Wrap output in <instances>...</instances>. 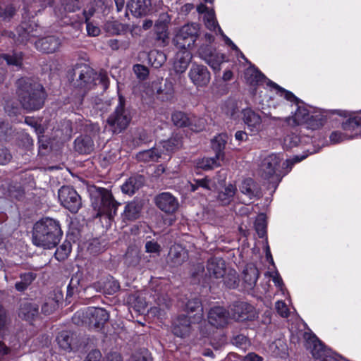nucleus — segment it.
I'll return each mask as SVG.
<instances>
[{"mask_svg":"<svg viewBox=\"0 0 361 361\" xmlns=\"http://www.w3.org/2000/svg\"><path fill=\"white\" fill-rule=\"evenodd\" d=\"M190 59L191 54L188 51L184 50L178 52L173 64L175 71L180 73L185 72L189 65Z\"/></svg>","mask_w":361,"mask_h":361,"instance_id":"473e14b6","label":"nucleus"},{"mask_svg":"<svg viewBox=\"0 0 361 361\" xmlns=\"http://www.w3.org/2000/svg\"><path fill=\"white\" fill-rule=\"evenodd\" d=\"M148 58L152 66L156 68H160L166 61V54L163 51L159 50L151 51L149 53Z\"/></svg>","mask_w":361,"mask_h":361,"instance_id":"e433bc0d","label":"nucleus"},{"mask_svg":"<svg viewBox=\"0 0 361 361\" xmlns=\"http://www.w3.org/2000/svg\"><path fill=\"white\" fill-rule=\"evenodd\" d=\"M207 321L214 327L224 328L228 324L229 312L220 306L212 307L207 313Z\"/></svg>","mask_w":361,"mask_h":361,"instance_id":"f8f14e48","label":"nucleus"},{"mask_svg":"<svg viewBox=\"0 0 361 361\" xmlns=\"http://www.w3.org/2000/svg\"><path fill=\"white\" fill-rule=\"evenodd\" d=\"M304 338L305 340L306 348L310 350L312 356L316 359H319V361L329 352L325 349L323 344L315 335L305 333Z\"/></svg>","mask_w":361,"mask_h":361,"instance_id":"dca6fc26","label":"nucleus"},{"mask_svg":"<svg viewBox=\"0 0 361 361\" xmlns=\"http://www.w3.org/2000/svg\"><path fill=\"white\" fill-rule=\"evenodd\" d=\"M97 73L86 64L77 65L73 69V85L84 93L96 85Z\"/></svg>","mask_w":361,"mask_h":361,"instance_id":"39448f33","label":"nucleus"},{"mask_svg":"<svg viewBox=\"0 0 361 361\" xmlns=\"http://www.w3.org/2000/svg\"><path fill=\"white\" fill-rule=\"evenodd\" d=\"M300 142V137L294 134L288 135L284 137L283 144L286 147H293L298 145Z\"/></svg>","mask_w":361,"mask_h":361,"instance_id":"680f3d73","label":"nucleus"},{"mask_svg":"<svg viewBox=\"0 0 361 361\" xmlns=\"http://www.w3.org/2000/svg\"><path fill=\"white\" fill-rule=\"evenodd\" d=\"M20 281L15 284V288L18 291H24L35 279V274L32 272L25 273L20 275Z\"/></svg>","mask_w":361,"mask_h":361,"instance_id":"a19ab883","label":"nucleus"},{"mask_svg":"<svg viewBox=\"0 0 361 361\" xmlns=\"http://www.w3.org/2000/svg\"><path fill=\"white\" fill-rule=\"evenodd\" d=\"M184 310L188 314L195 313L192 317L194 323H198L202 321L203 318V307L199 298H195L188 300L185 305Z\"/></svg>","mask_w":361,"mask_h":361,"instance_id":"393cba45","label":"nucleus"},{"mask_svg":"<svg viewBox=\"0 0 361 361\" xmlns=\"http://www.w3.org/2000/svg\"><path fill=\"white\" fill-rule=\"evenodd\" d=\"M342 128L347 131H352L361 128V115L349 118L342 123Z\"/></svg>","mask_w":361,"mask_h":361,"instance_id":"c03bdc74","label":"nucleus"},{"mask_svg":"<svg viewBox=\"0 0 361 361\" xmlns=\"http://www.w3.org/2000/svg\"><path fill=\"white\" fill-rule=\"evenodd\" d=\"M236 192L237 188L235 185L228 183L221 190L219 191L217 201L221 205H228L233 200Z\"/></svg>","mask_w":361,"mask_h":361,"instance_id":"c85d7f7f","label":"nucleus"},{"mask_svg":"<svg viewBox=\"0 0 361 361\" xmlns=\"http://www.w3.org/2000/svg\"><path fill=\"white\" fill-rule=\"evenodd\" d=\"M256 232L259 238L265 236L267 233V222L265 216L263 214L259 215L255 222Z\"/></svg>","mask_w":361,"mask_h":361,"instance_id":"49530a36","label":"nucleus"},{"mask_svg":"<svg viewBox=\"0 0 361 361\" xmlns=\"http://www.w3.org/2000/svg\"><path fill=\"white\" fill-rule=\"evenodd\" d=\"M238 278L235 271H229L224 279V284L229 288H235L238 286Z\"/></svg>","mask_w":361,"mask_h":361,"instance_id":"3c124183","label":"nucleus"},{"mask_svg":"<svg viewBox=\"0 0 361 361\" xmlns=\"http://www.w3.org/2000/svg\"><path fill=\"white\" fill-rule=\"evenodd\" d=\"M221 160H222L221 158H217L215 154L214 157H204L201 159H198L197 165L199 168L203 170H210L214 167L219 166L221 165Z\"/></svg>","mask_w":361,"mask_h":361,"instance_id":"4c0bfd02","label":"nucleus"},{"mask_svg":"<svg viewBox=\"0 0 361 361\" xmlns=\"http://www.w3.org/2000/svg\"><path fill=\"white\" fill-rule=\"evenodd\" d=\"M18 316L22 319L32 322L39 316V306L37 304L29 301L21 302Z\"/></svg>","mask_w":361,"mask_h":361,"instance_id":"a211bd4d","label":"nucleus"},{"mask_svg":"<svg viewBox=\"0 0 361 361\" xmlns=\"http://www.w3.org/2000/svg\"><path fill=\"white\" fill-rule=\"evenodd\" d=\"M281 162L279 155L272 154L265 157L260 165L259 174L264 179H270L275 175Z\"/></svg>","mask_w":361,"mask_h":361,"instance_id":"ddd939ff","label":"nucleus"},{"mask_svg":"<svg viewBox=\"0 0 361 361\" xmlns=\"http://www.w3.org/2000/svg\"><path fill=\"white\" fill-rule=\"evenodd\" d=\"M192 124H190V127L192 130L201 131L202 130L207 123V121L203 118H196L195 116L191 118Z\"/></svg>","mask_w":361,"mask_h":361,"instance_id":"13d9d810","label":"nucleus"},{"mask_svg":"<svg viewBox=\"0 0 361 361\" xmlns=\"http://www.w3.org/2000/svg\"><path fill=\"white\" fill-rule=\"evenodd\" d=\"M200 31L197 23L183 25L173 39L174 45L180 49L187 50L194 45Z\"/></svg>","mask_w":361,"mask_h":361,"instance_id":"0eeeda50","label":"nucleus"},{"mask_svg":"<svg viewBox=\"0 0 361 361\" xmlns=\"http://www.w3.org/2000/svg\"><path fill=\"white\" fill-rule=\"evenodd\" d=\"M231 312L233 319L239 322L253 320L257 317V312L254 307L243 301L233 303Z\"/></svg>","mask_w":361,"mask_h":361,"instance_id":"9d476101","label":"nucleus"},{"mask_svg":"<svg viewBox=\"0 0 361 361\" xmlns=\"http://www.w3.org/2000/svg\"><path fill=\"white\" fill-rule=\"evenodd\" d=\"M109 318V314L104 309L91 307L85 312H77L73 317V321L79 325L80 319H82L81 323L87 324L91 329L99 330L103 328Z\"/></svg>","mask_w":361,"mask_h":361,"instance_id":"7ed1b4c3","label":"nucleus"},{"mask_svg":"<svg viewBox=\"0 0 361 361\" xmlns=\"http://www.w3.org/2000/svg\"><path fill=\"white\" fill-rule=\"evenodd\" d=\"M188 75L192 83L197 87L206 86L210 80V73L203 65L192 64Z\"/></svg>","mask_w":361,"mask_h":361,"instance_id":"4468645a","label":"nucleus"},{"mask_svg":"<svg viewBox=\"0 0 361 361\" xmlns=\"http://www.w3.org/2000/svg\"><path fill=\"white\" fill-rule=\"evenodd\" d=\"M12 159V155L9 150L4 147L0 146V165H5L10 162Z\"/></svg>","mask_w":361,"mask_h":361,"instance_id":"052dcab7","label":"nucleus"},{"mask_svg":"<svg viewBox=\"0 0 361 361\" xmlns=\"http://www.w3.org/2000/svg\"><path fill=\"white\" fill-rule=\"evenodd\" d=\"M97 291L107 295H114L120 289L119 283L112 277H108L104 281H99L94 284Z\"/></svg>","mask_w":361,"mask_h":361,"instance_id":"bb28decb","label":"nucleus"},{"mask_svg":"<svg viewBox=\"0 0 361 361\" xmlns=\"http://www.w3.org/2000/svg\"><path fill=\"white\" fill-rule=\"evenodd\" d=\"M144 184V178L142 176L129 178L121 186L123 193L133 195L136 190L140 188Z\"/></svg>","mask_w":361,"mask_h":361,"instance_id":"2f4dec72","label":"nucleus"},{"mask_svg":"<svg viewBox=\"0 0 361 361\" xmlns=\"http://www.w3.org/2000/svg\"><path fill=\"white\" fill-rule=\"evenodd\" d=\"M324 125V118L319 116H311L310 119L305 124V128L312 130L320 128Z\"/></svg>","mask_w":361,"mask_h":361,"instance_id":"de8ad7c7","label":"nucleus"},{"mask_svg":"<svg viewBox=\"0 0 361 361\" xmlns=\"http://www.w3.org/2000/svg\"><path fill=\"white\" fill-rule=\"evenodd\" d=\"M143 204L140 200H133L128 202L123 211V217L125 220L135 221L137 219L141 214Z\"/></svg>","mask_w":361,"mask_h":361,"instance_id":"a878e982","label":"nucleus"},{"mask_svg":"<svg viewBox=\"0 0 361 361\" xmlns=\"http://www.w3.org/2000/svg\"><path fill=\"white\" fill-rule=\"evenodd\" d=\"M231 342L233 345L242 349H245L250 345V342L247 338L243 334H238L233 336Z\"/></svg>","mask_w":361,"mask_h":361,"instance_id":"603ef678","label":"nucleus"},{"mask_svg":"<svg viewBox=\"0 0 361 361\" xmlns=\"http://www.w3.org/2000/svg\"><path fill=\"white\" fill-rule=\"evenodd\" d=\"M200 56L214 71H219L221 65L225 61L224 54L209 45H204L199 49Z\"/></svg>","mask_w":361,"mask_h":361,"instance_id":"1a4fd4ad","label":"nucleus"},{"mask_svg":"<svg viewBox=\"0 0 361 361\" xmlns=\"http://www.w3.org/2000/svg\"><path fill=\"white\" fill-rule=\"evenodd\" d=\"M18 94L23 107L35 111L42 107L45 99L43 87L38 83H31L25 79L18 81Z\"/></svg>","mask_w":361,"mask_h":361,"instance_id":"f03ea898","label":"nucleus"},{"mask_svg":"<svg viewBox=\"0 0 361 361\" xmlns=\"http://www.w3.org/2000/svg\"><path fill=\"white\" fill-rule=\"evenodd\" d=\"M79 283L80 278L78 276H74L71 278L67 288L68 295L71 296L75 290H78Z\"/></svg>","mask_w":361,"mask_h":361,"instance_id":"0e129e2a","label":"nucleus"},{"mask_svg":"<svg viewBox=\"0 0 361 361\" xmlns=\"http://www.w3.org/2000/svg\"><path fill=\"white\" fill-rule=\"evenodd\" d=\"M130 10L133 16L136 17H141L145 16L149 11L151 6L150 0H132L131 2L128 4Z\"/></svg>","mask_w":361,"mask_h":361,"instance_id":"cd10ccee","label":"nucleus"},{"mask_svg":"<svg viewBox=\"0 0 361 361\" xmlns=\"http://www.w3.org/2000/svg\"><path fill=\"white\" fill-rule=\"evenodd\" d=\"M163 151L157 147H153L147 150H143L137 154L136 158L140 161L149 162L157 161L160 158Z\"/></svg>","mask_w":361,"mask_h":361,"instance_id":"72a5a7b5","label":"nucleus"},{"mask_svg":"<svg viewBox=\"0 0 361 361\" xmlns=\"http://www.w3.org/2000/svg\"><path fill=\"white\" fill-rule=\"evenodd\" d=\"M154 203L160 210L168 214H174L179 207L177 198L168 192H164L156 195Z\"/></svg>","mask_w":361,"mask_h":361,"instance_id":"9b49d317","label":"nucleus"},{"mask_svg":"<svg viewBox=\"0 0 361 361\" xmlns=\"http://www.w3.org/2000/svg\"><path fill=\"white\" fill-rule=\"evenodd\" d=\"M243 121L245 124L252 132H258L262 128V118L254 111L247 109L243 110Z\"/></svg>","mask_w":361,"mask_h":361,"instance_id":"b1692460","label":"nucleus"},{"mask_svg":"<svg viewBox=\"0 0 361 361\" xmlns=\"http://www.w3.org/2000/svg\"><path fill=\"white\" fill-rule=\"evenodd\" d=\"M71 252V245L70 242H64L57 248L55 252V257L59 261L66 259Z\"/></svg>","mask_w":361,"mask_h":361,"instance_id":"a18cd8bd","label":"nucleus"},{"mask_svg":"<svg viewBox=\"0 0 361 361\" xmlns=\"http://www.w3.org/2000/svg\"><path fill=\"white\" fill-rule=\"evenodd\" d=\"M86 27L88 35L96 37L100 34V29L99 27L94 25L92 23L88 21V18L86 17Z\"/></svg>","mask_w":361,"mask_h":361,"instance_id":"338daca9","label":"nucleus"},{"mask_svg":"<svg viewBox=\"0 0 361 361\" xmlns=\"http://www.w3.org/2000/svg\"><path fill=\"white\" fill-rule=\"evenodd\" d=\"M205 25L211 30H214L217 26V23L214 18L213 12H208L205 16Z\"/></svg>","mask_w":361,"mask_h":361,"instance_id":"774afa93","label":"nucleus"},{"mask_svg":"<svg viewBox=\"0 0 361 361\" xmlns=\"http://www.w3.org/2000/svg\"><path fill=\"white\" fill-rule=\"evenodd\" d=\"M61 204L72 213H76L82 205L81 198L75 189L63 186L59 190Z\"/></svg>","mask_w":361,"mask_h":361,"instance_id":"6e6552de","label":"nucleus"},{"mask_svg":"<svg viewBox=\"0 0 361 361\" xmlns=\"http://www.w3.org/2000/svg\"><path fill=\"white\" fill-rule=\"evenodd\" d=\"M58 301L54 298H49L42 305V312L47 315L51 314L58 307Z\"/></svg>","mask_w":361,"mask_h":361,"instance_id":"8fccbe9b","label":"nucleus"},{"mask_svg":"<svg viewBox=\"0 0 361 361\" xmlns=\"http://www.w3.org/2000/svg\"><path fill=\"white\" fill-rule=\"evenodd\" d=\"M161 145L164 149L166 152H171L182 147V140L179 137L174 136L167 140L164 141Z\"/></svg>","mask_w":361,"mask_h":361,"instance_id":"37998d69","label":"nucleus"},{"mask_svg":"<svg viewBox=\"0 0 361 361\" xmlns=\"http://www.w3.org/2000/svg\"><path fill=\"white\" fill-rule=\"evenodd\" d=\"M161 246L154 240H148L145 243V251L149 253H159Z\"/></svg>","mask_w":361,"mask_h":361,"instance_id":"e2e57ef3","label":"nucleus"},{"mask_svg":"<svg viewBox=\"0 0 361 361\" xmlns=\"http://www.w3.org/2000/svg\"><path fill=\"white\" fill-rule=\"evenodd\" d=\"M267 85L276 90L277 92L281 93V96H283L288 102L298 106L299 99L291 92L286 90L284 88L269 80L267 82Z\"/></svg>","mask_w":361,"mask_h":361,"instance_id":"58836bf2","label":"nucleus"},{"mask_svg":"<svg viewBox=\"0 0 361 361\" xmlns=\"http://www.w3.org/2000/svg\"><path fill=\"white\" fill-rule=\"evenodd\" d=\"M310 117L311 116H310L307 109L298 106L294 116L293 117L286 118V122L288 123V125L291 126H295L297 125H305Z\"/></svg>","mask_w":361,"mask_h":361,"instance_id":"c756f323","label":"nucleus"},{"mask_svg":"<svg viewBox=\"0 0 361 361\" xmlns=\"http://www.w3.org/2000/svg\"><path fill=\"white\" fill-rule=\"evenodd\" d=\"M108 45L112 50H118L120 48L127 49L129 47L130 42L128 40L120 42L118 39H112L108 41Z\"/></svg>","mask_w":361,"mask_h":361,"instance_id":"5fc2aeb1","label":"nucleus"},{"mask_svg":"<svg viewBox=\"0 0 361 361\" xmlns=\"http://www.w3.org/2000/svg\"><path fill=\"white\" fill-rule=\"evenodd\" d=\"M133 71L137 77L140 80H145L149 74L148 68L142 64L134 65Z\"/></svg>","mask_w":361,"mask_h":361,"instance_id":"bf43d9fd","label":"nucleus"},{"mask_svg":"<svg viewBox=\"0 0 361 361\" xmlns=\"http://www.w3.org/2000/svg\"><path fill=\"white\" fill-rule=\"evenodd\" d=\"M56 342L60 348L68 352L82 346L79 344V336L71 331L60 332L56 337Z\"/></svg>","mask_w":361,"mask_h":361,"instance_id":"2eb2a0df","label":"nucleus"},{"mask_svg":"<svg viewBox=\"0 0 361 361\" xmlns=\"http://www.w3.org/2000/svg\"><path fill=\"white\" fill-rule=\"evenodd\" d=\"M227 142V135L226 134H219L212 141V147L215 151L217 158L224 159V149Z\"/></svg>","mask_w":361,"mask_h":361,"instance_id":"f704fd0d","label":"nucleus"},{"mask_svg":"<svg viewBox=\"0 0 361 361\" xmlns=\"http://www.w3.org/2000/svg\"><path fill=\"white\" fill-rule=\"evenodd\" d=\"M125 98L119 95L114 112L107 119V123L114 133H121L126 129L131 120L130 114L126 108Z\"/></svg>","mask_w":361,"mask_h":361,"instance_id":"20e7f679","label":"nucleus"},{"mask_svg":"<svg viewBox=\"0 0 361 361\" xmlns=\"http://www.w3.org/2000/svg\"><path fill=\"white\" fill-rule=\"evenodd\" d=\"M61 235L59 222L51 218H44L34 226L32 242L38 247L50 249L58 244Z\"/></svg>","mask_w":361,"mask_h":361,"instance_id":"f257e3e1","label":"nucleus"},{"mask_svg":"<svg viewBox=\"0 0 361 361\" xmlns=\"http://www.w3.org/2000/svg\"><path fill=\"white\" fill-rule=\"evenodd\" d=\"M195 185H197L198 188H202L203 189L211 190H212V180L208 177H204L201 179H195Z\"/></svg>","mask_w":361,"mask_h":361,"instance_id":"69168bd1","label":"nucleus"},{"mask_svg":"<svg viewBox=\"0 0 361 361\" xmlns=\"http://www.w3.org/2000/svg\"><path fill=\"white\" fill-rule=\"evenodd\" d=\"M173 124L177 127H186L192 124L191 118L182 111H176L171 116Z\"/></svg>","mask_w":361,"mask_h":361,"instance_id":"ea45409f","label":"nucleus"},{"mask_svg":"<svg viewBox=\"0 0 361 361\" xmlns=\"http://www.w3.org/2000/svg\"><path fill=\"white\" fill-rule=\"evenodd\" d=\"M16 13V8L12 5L6 6L5 8H0V18L3 20H9Z\"/></svg>","mask_w":361,"mask_h":361,"instance_id":"6e6d98bb","label":"nucleus"},{"mask_svg":"<svg viewBox=\"0 0 361 361\" xmlns=\"http://www.w3.org/2000/svg\"><path fill=\"white\" fill-rule=\"evenodd\" d=\"M125 261L129 265H137L140 262L138 253L135 250L128 251L125 255Z\"/></svg>","mask_w":361,"mask_h":361,"instance_id":"4d7b16f0","label":"nucleus"},{"mask_svg":"<svg viewBox=\"0 0 361 361\" xmlns=\"http://www.w3.org/2000/svg\"><path fill=\"white\" fill-rule=\"evenodd\" d=\"M259 276V271L254 266H248L243 271V281L245 288L251 290L255 286Z\"/></svg>","mask_w":361,"mask_h":361,"instance_id":"7c9ffc66","label":"nucleus"},{"mask_svg":"<svg viewBox=\"0 0 361 361\" xmlns=\"http://www.w3.org/2000/svg\"><path fill=\"white\" fill-rule=\"evenodd\" d=\"M154 31L156 34V39L165 44L169 39L168 27L159 25H154Z\"/></svg>","mask_w":361,"mask_h":361,"instance_id":"09e8293b","label":"nucleus"},{"mask_svg":"<svg viewBox=\"0 0 361 361\" xmlns=\"http://www.w3.org/2000/svg\"><path fill=\"white\" fill-rule=\"evenodd\" d=\"M239 189L250 200L254 198H258L261 195L259 185L250 178L243 180L239 186Z\"/></svg>","mask_w":361,"mask_h":361,"instance_id":"5701e85b","label":"nucleus"},{"mask_svg":"<svg viewBox=\"0 0 361 361\" xmlns=\"http://www.w3.org/2000/svg\"><path fill=\"white\" fill-rule=\"evenodd\" d=\"M245 78L247 82L251 85H257L266 79L264 74L254 68H248L246 69Z\"/></svg>","mask_w":361,"mask_h":361,"instance_id":"c9c22d12","label":"nucleus"},{"mask_svg":"<svg viewBox=\"0 0 361 361\" xmlns=\"http://www.w3.org/2000/svg\"><path fill=\"white\" fill-rule=\"evenodd\" d=\"M191 323L190 319L188 316L185 314L178 316L172 324L173 334L180 338L188 336L192 331Z\"/></svg>","mask_w":361,"mask_h":361,"instance_id":"f3484780","label":"nucleus"},{"mask_svg":"<svg viewBox=\"0 0 361 361\" xmlns=\"http://www.w3.org/2000/svg\"><path fill=\"white\" fill-rule=\"evenodd\" d=\"M61 44V39L54 36H48L42 38L35 43L37 49L48 54L58 51Z\"/></svg>","mask_w":361,"mask_h":361,"instance_id":"412c9836","label":"nucleus"},{"mask_svg":"<svg viewBox=\"0 0 361 361\" xmlns=\"http://www.w3.org/2000/svg\"><path fill=\"white\" fill-rule=\"evenodd\" d=\"M64 9L68 12H75L81 7L80 0H63Z\"/></svg>","mask_w":361,"mask_h":361,"instance_id":"864d4df0","label":"nucleus"},{"mask_svg":"<svg viewBox=\"0 0 361 361\" xmlns=\"http://www.w3.org/2000/svg\"><path fill=\"white\" fill-rule=\"evenodd\" d=\"M74 148L80 154H90L94 149L92 136L90 135H82L78 137L74 142Z\"/></svg>","mask_w":361,"mask_h":361,"instance_id":"4be33fe9","label":"nucleus"},{"mask_svg":"<svg viewBox=\"0 0 361 361\" xmlns=\"http://www.w3.org/2000/svg\"><path fill=\"white\" fill-rule=\"evenodd\" d=\"M188 258V253L180 245L175 244L171 246L168 257V262L173 267L182 264Z\"/></svg>","mask_w":361,"mask_h":361,"instance_id":"6ab92c4d","label":"nucleus"},{"mask_svg":"<svg viewBox=\"0 0 361 361\" xmlns=\"http://www.w3.org/2000/svg\"><path fill=\"white\" fill-rule=\"evenodd\" d=\"M207 271L209 277L214 279H221L225 276V262L219 257H213L208 260Z\"/></svg>","mask_w":361,"mask_h":361,"instance_id":"aec40b11","label":"nucleus"},{"mask_svg":"<svg viewBox=\"0 0 361 361\" xmlns=\"http://www.w3.org/2000/svg\"><path fill=\"white\" fill-rule=\"evenodd\" d=\"M21 53H13V54H1L0 55V63L5 61L8 66H14L20 67L22 65Z\"/></svg>","mask_w":361,"mask_h":361,"instance_id":"79ce46f5","label":"nucleus"},{"mask_svg":"<svg viewBox=\"0 0 361 361\" xmlns=\"http://www.w3.org/2000/svg\"><path fill=\"white\" fill-rule=\"evenodd\" d=\"M118 204L112 194L106 189L100 190L98 196L92 201L93 208L97 212V215H106L110 220L116 215Z\"/></svg>","mask_w":361,"mask_h":361,"instance_id":"423d86ee","label":"nucleus"}]
</instances>
